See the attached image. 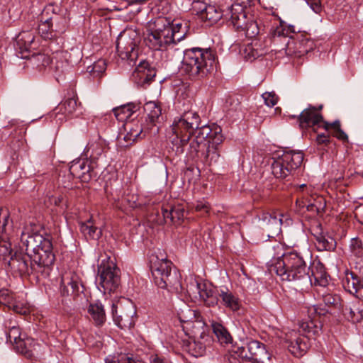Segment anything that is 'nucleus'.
Instances as JSON below:
<instances>
[{
  "instance_id": "obj_22",
  "label": "nucleus",
  "mask_w": 363,
  "mask_h": 363,
  "mask_svg": "<svg viewBox=\"0 0 363 363\" xmlns=\"http://www.w3.org/2000/svg\"><path fill=\"white\" fill-rule=\"evenodd\" d=\"M198 6L196 14L206 26H211L216 23L223 16L221 9L214 5L198 3Z\"/></svg>"
},
{
  "instance_id": "obj_46",
  "label": "nucleus",
  "mask_w": 363,
  "mask_h": 363,
  "mask_svg": "<svg viewBox=\"0 0 363 363\" xmlns=\"http://www.w3.org/2000/svg\"><path fill=\"white\" fill-rule=\"evenodd\" d=\"M323 128L328 131L332 130V135L343 143L348 142L347 135L342 130L340 121L337 120L333 123L324 122Z\"/></svg>"
},
{
  "instance_id": "obj_40",
  "label": "nucleus",
  "mask_w": 363,
  "mask_h": 363,
  "mask_svg": "<svg viewBox=\"0 0 363 363\" xmlns=\"http://www.w3.org/2000/svg\"><path fill=\"white\" fill-rule=\"evenodd\" d=\"M22 58L28 59L29 63L39 69H42L50 63L51 58L45 53L33 52L31 55H23Z\"/></svg>"
},
{
  "instance_id": "obj_10",
  "label": "nucleus",
  "mask_w": 363,
  "mask_h": 363,
  "mask_svg": "<svg viewBox=\"0 0 363 363\" xmlns=\"http://www.w3.org/2000/svg\"><path fill=\"white\" fill-rule=\"evenodd\" d=\"M30 256L36 269L37 277L39 274L48 276L50 271V267L54 264L55 259L50 237L48 236L41 246L30 253Z\"/></svg>"
},
{
  "instance_id": "obj_27",
  "label": "nucleus",
  "mask_w": 363,
  "mask_h": 363,
  "mask_svg": "<svg viewBox=\"0 0 363 363\" xmlns=\"http://www.w3.org/2000/svg\"><path fill=\"white\" fill-rule=\"evenodd\" d=\"M248 352L250 354V363H264L270 359L265 345L258 340H251L248 342Z\"/></svg>"
},
{
  "instance_id": "obj_20",
  "label": "nucleus",
  "mask_w": 363,
  "mask_h": 363,
  "mask_svg": "<svg viewBox=\"0 0 363 363\" xmlns=\"http://www.w3.org/2000/svg\"><path fill=\"white\" fill-rule=\"evenodd\" d=\"M79 106L80 103H78L76 96H68L54 109L51 116L54 117L56 123H62L68 116L77 111Z\"/></svg>"
},
{
  "instance_id": "obj_32",
  "label": "nucleus",
  "mask_w": 363,
  "mask_h": 363,
  "mask_svg": "<svg viewBox=\"0 0 363 363\" xmlns=\"http://www.w3.org/2000/svg\"><path fill=\"white\" fill-rule=\"evenodd\" d=\"M124 126L127 131L126 135L123 137V140L125 142L124 145L128 146L140 136L143 133V128L138 121H126Z\"/></svg>"
},
{
  "instance_id": "obj_33",
  "label": "nucleus",
  "mask_w": 363,
  "mask_h": 363,
  "mask_svg": "<svg viewBox=\"0 0 363 363\" xmlns=\"http://www.w3.org/2000/svg\"><path fill=\"white\" fill-rule=\"evenodd\" d=\"M80 231L86 239L99 240L102 235V230L96 225L94 220L89 218L79 224Z\"/></svg>"
},
{
  "instance_id": "obj_21",
  "label": "nucleus",
  "mask_w": 363,
  "mask_h": 363,
  "mask_svg": "<svg viewBox=\"0 0 363 363\" xmlns=\"http://www.w3.org/2000/svg\"><path fill=\"white\" fill-rule=\"evenodd\" d=\"M318 251H333L336 248L335 240L322 230L321 224L317 223L311 228Z\"/></svg>"
},
{
  "instance_id": "obj_52",
  "label": "nucleus",
  "mask_w": 363,
  "mask_h": 363,
  "mask_svg": "<svg viewBox=\"0 0 363 363\" xmlns=\"http://www.w3.org/2000/svg\"><path fill=\"white\" fill-rule=\"evenodd\" d=\"M102 152L103 147L99 143H89L86 146V155H89L90 157L93 159H96Z\"/></svg>"
},
{
  "instance_id": "obj_53",
  "label": "nucleus",
  "mask_w": 363,
  "mask_h": 363,
  "mask_svg": "<svg viewBox=\"0 0 363 363\" xmlns=\"http://www.w3.org/2000/svg\"><path fill=\"white\" fill-rule=\"evenodd\" d=\"M50 67L57 73H63L67 67V63L62 59H58L57 56L50 60Z\"/></svg>"
},
{
  "instance_id": "obj_4",
  "label": "nucleus",
  "mask_w": 363,
  "mask_h": 363,
  "mask_svg": "<svg viewBox=\"0 0 363 363\" xmlns=\"http://www.w3.org/2000/svg\"><path fill=\"white\" fill-rule=\"evenodd\" d=\"M303 252L292 250L272 260L269 267L271 273H275L282 281H292L303 290L312 286V279Z\"/></svg>"
},
{
  "instance_id": "obj_61",
  "label": "nucleus",
  "mask_w": 363,
  "mask_h": 363,
  "mask_svg": "<svg viewBox=\"0 0 363 363\" xmlns=\"http://www.w3.org/2000/svg\"><path fill=\"white\" fill-rule=\"evenodd\" d=\"M117 362L118 363H138V361L127 354H121Z\"/></svg>"
},
{
  "instance_id": "obj_45",
  "label": "nucleus",
  "mask_w": 363,
  "mask_h": 363,
  "mask_svg": "<svg viewBox=\"0 0 363 363\" xmlns=\"http://www.w3.org/2000/svg\"><path fill=\"white\" fill-rule=\"evenodd\" d=\"M211 327L213 333L220 344H228L232 340V337L228 330L220 323L212 321Z\"/></svg>"
},
{
  "instance_id": "obj_35",
  "label": "nucleus",
  "mask_w": 363,
  "mask_h": 363,
  "mask_svg": "<svg viewBox=\"0 0 363 363\" xmlns=\"http://www.w3.org/2000/svg\"><path fill=\"white\" fill-rule=\"evenodd\" d=\"M162 215L166 223H172L174 225H180L184 218L185 211L184 208L180 206H174L168 208H162Z\"/></svg>"
},
{
  "instance_id": "obj_2",
  "label": "nucleus",
  "mask_w": 363,
  "mask_h": 363,
  "mask_svg": "<svg viewBox=\"0 0 363 363\" xmlns=\"http://www.w3.org/2000/svg\"><path fill=\"white\" fill-rule=\"evenodd\" d=\"M188 23L182 20H173L158 16L147 23L144 42L154 50H166L182 40L188 32Z\"/></svg>"
},
{
  "instance_id": "obj_38",
  "label": "nucleus",
  "mask_w": 363,
  "mask_h": 363,
  "mask_svg": "<svg viewBox=\"0 0 363 363\" xmlns=\"http://www.w3.org/2000/svg\"><path fill=\"white\" fill-rule=\"evenodd\" d=\"M88 313L96 326H101L106 321V313L104 306L99 301L90 303Z\"/></svg>"
},
{
  "instance_id": "obj_41",
  "label": "nucleus",
  "mask_w": 363,
  "mask_h": 363,
  "mask_svg": "<svg viewBox=\"0 0 363 363\" xmlns=\"http://www.w3.org/2000/svg\"><path fill=\"white\" fill-rule=\"evenodd\" d=\"M322 325L319 320L316 319L315 317H308V320H303L300 323V328L304 332L307 336L310 335H316L319 333L321 330Z\"/></svg>"
},
{
  "instance_id": "obj_39",
  "label": "nucleus",
  "mask_w": 363,
  "mask_h": 363,
  "mask_svg": "<svg viewBox=\"0 0 363 363\" xmlns=\"http://www.w3.org/2000/svg\"><path fill=\"white\" fill-rule=\"evenodd\" d=\"M271 169L272 174L277 179H284L291 176L281 155L273 160Z\"/></svg>"
},
{
  "instance_id": "obj_18",
  "label": "nucleus",
  "mask_w": 363,
  "mask_h": 363,
  "mask_svg": "<svg viewBox=\"0 0 363 363\" xmlns=\"http://www.w3.org/2000/svg\"><path fill=\"white\" fill-rule=\"evenodd\" d=\"M47 14L48 12H43L38 30L43 38L51 40L55 38L61 30L58 22L60 17L55 13L50 17H47Z\"/></svg>"
},
{
  "instance_id": "obj_16",
  "label": "nucleus",
  "mask_w": 363,
  "mask_h": 363,
  "mask_svg": "<svg viewBox=\"0 0 363 363\" xmlns=\"http://www.w3.org/2000/svg\"><path fill=\"white\" fill-rule=\"evenodd\" d=\"M187 292L193 294H198L208 306H214L218 304L220 291L205 283L194 279L188 286Z\"/></svg>"
},
{
  "instance_id": "obj_29",
  "label": "nucleus",
  "mask_w": 363,
  "mask_h": 363,
  "mask_svg": "<svg viewBox=\"0 0 363 363\" xmlns=\"http://www.w3.org/2000/svg\"><path fill=\"white\" fill-rule=\"evenodd\" d=\"M281 156L292 176L303 163V153L301 151L289 150L284 152Z\"/></svg>"
},
{
  "instance_id": "obj_64",
  "label": "nucleus",
  "mask_w": 363,
  "mask_h": 363,
  "mask_svg": "<svg viewBox=\"0 0 363 363\" xmlns=\"http://www.w3.org/2000/svg\"><path fill=\"white\" fill-rule=\"evenodd\" d=\"M320 206H317V203H309L306 205V209L308 211L312 213H318L320 212Z\"/></svg>"
},
{
  "instance_id": "obj_51",
  "label": "nucleus",
  "mask_w": 363,
  "mask_h": 363,
  "mask_svg": "<svg viewBox=\"0 0 363 363\" xmlns=\"http://www.w3.org/2000/svg\"><path fill=\"white\" fill-rule=\"evenodd\" d=\"M322 299L325 306L337 307L340 305V297L337 294L323 293Z\"/></svg>"
},
{
  "instance_id": "obj_54",
  "label": "nucleus",
  "mask_w": 363,
  "mask_h": 363,
  "mask_svg": "<svg viewBox=\"0 0 363 363\" xmlns=\"http://www.w3.org/2000/svg\"><path fill=\"white\" fill-rule=\"evenodd\" d=\"M350 249L356 257H362L363 255V244L362 240L357 238H352L351 240Z\"/></svg>"
},
{
  "instance_id": "obj_37",
  "label": "nucleus",
  "mask_w": 363,
  "mask_h": 363,
  "mask_svg": "<svg viewBox=\"0 0 363 363\" xmlns=\"http://www.w3.org/2000/svg\"><path fill=\"white\" fill-rule=\"evenodd\" d=\"M139 109V106L133 103L121 105L114 108L113 112L116 119L121 122L129 121L128 119Z\"/></svg>"
},
{
  "instance_id": "obj_26",
  "label": "nucleus",
  "mask_w": 363,
  "mask_h": 363,
  "mask_svg": "<svg viewBox=\"0 0 363 363\" xmlns=\"http://www.w3.org/2000/svg\"><path fill=\"white\" fill-rule=\"evenodd\" d=\"M47 238L38 233H29L23 230L21 233V247H25L27 254L33 253L38 249Z\"/></svg>"
},
{
  "instance_id": "obj_5",
  "label": "nucleus",
  "mask_w": 363,
  "mask_h": 363,
  "mask_svg": "<svg viewBox=\"0 0 363 363\" xmlns=\"http://www.w3.org/2000/svg\"><path fill=\"white\" fill-rule=\"evenodd\" d=\"M216 66V57L213 50L193 48L184 51L180 72L191 80H198L211 74Z\"/></svg>"
},
{
  "instance_id": "obj_15",
  "label": "nucleus",
  "mask_w": 363,
  "mask_h": 363,
  "mask_svg": "<svg viewBox=\"0 0 363 363\" xmlns=\"http://www.w3.org/2000/svg\"><path fill=\"white\" fill-rule=\"evenodd\" d=\"M284 341L289 352L296 357H303L309 348L308 337L295 330L285 333Z\"/></svg>"
},
{
  "instance_id": "obj_49",
  "label": "nucleus",
  "mask_w": 363,
  "mask_h": 363,
  "mask_svg": "<svg viewBox=\"0 0 363 363\" xmlns=\"http://www.w3.org/2000/svg\"><path fill=\"white\" fill-rule=\"evenodd\" d=\"M106 63L104 60H99L95 62L92 65L87 67V72L93 77H100L103 73L106 71Z\"/></svg>"
},
{
  "instance_id": "obj_6",
  "label": "nucleus",
  "mask_w": 363,
  "mask_h": 363,
  "mask_svg": "<svg viewBox=\"0 0 363 363\" xmlns=\"http://www.w3.org/2000/svg\"><path fill=\"white\" fill-rule=\"evenodd\" d=\"M151 262V272L156 286L172 292L182 291L181 276L170 260L161 255L160 257L155 256Z\"/></svg>"
},
{
  "instance_id": "obj_56",
  "label": "nucleus",
  "mask_w": 363,
  "mask_h": 363,
  "mask_svg": "<svg viewBox=\"0 0 363 363\" xmlns=\"http://www.w3.org/2000/svg\"><path fill=\"white\" fill-rule=\"evenodd\" d=\"M262 98L265 104L269 107H272L277 104L278 97L274 93L265 92L262 94Z\"/></svg>"
},
{
  "instance_id": "obj_42",
  "label": "nucleus",
  "mask_w": 363,
  "mask_h": 363,
  "mask_svg": "<svg viewBox=\"0 0 363 363\" xmlns=\"http://www.w3.org/2000/svg\"><path fill=\"white\" fill-rule=\"evenodd\" d=\"M199 157L203 158L205 162L211 165L218 162L220 154L216 145L207 144L204 149L200 150Z\"/></svg>"
},
{
  "instance_id": "obj_59",
  "label": "nucleus",
  "mask_w": 363,
  "mask_h": 363,
  "mask_svg": "<svg viewBox=\"0 0 363 363\" xmlns=\"http://www.w3.org/2000/svg\"><path fill=\"white\" fill-rule=\"evenodd\" d=\"M65 198L61 194H55L52 195L51 196H49L48 198V202L50 204H54L55 206H59L60 203H62L64 201Z\"/></svg>"
},
{
  "instance_id": "obj_17",
  "label": "nucleus",
  "mask_w": 363,
  "mask_h": 363,
  "mask_svg": "<svg viewBox=\"0 0 363 363\" xmlns=\"http://www.w3.org/2000/svg\"><path fill=\"white\" fill-rule=\"evenodd\" d=\"M323 106L318 108L310 105L301 111L298 116L299 127L302 129L317 126L323 128V117L320 113Z\"/></svg>"
},
{
  "instance_id": "obj_23",
  "label": "nucleus",
  "mask_w": 363,
  "mask_h": 363,
  "mask_svg": "<svg viewBox=\"0 0 363 363\" xmlns=\"http://www.w3.org/2000/svg\"><path fill=\"white\" fill-rule=\"evenodd\" d=\"M178 319L182 325L181 328H178L176 332L179 330L187 332H191V330H196L198 322L203 321L197 312L189 308L188 306H185L184 308L178 312Z\"/></svg>"
},
{
  "instance_id": "obj_14",
  "label": "nucleus",
  "mask_w": 363,
  "mask_h": 363,
  "mask_svg": "<svg viewBox=\"0 0 363 363\" xmlns=\"http://www.w3.org/2000/svg\"><path fill=\"white\" fill-rule=\"evenodd\" d=\"M296 33L294 26H287L282 21H279V25L271 28L272 43L275 47L274 51L281 54H286V49L289 47V39L291 34Z\"/></svg>"
},
{
  "instance_id": "obj_47",
  "label": "nucleus",
  "mask_w": 363,
  "mask_h": 363,
  "mask_svg": "<svg viewBox=\"0 0 363 363\" xmlns=\"http://www.w3.org/2000/svg\"><path fill=\"white\" fill-rule=\"evenodd\" d=\"M295 44L296 52L298 54L299 56L307 54L314 48L313 41L309 38L303 36L302 34L301 35L300 38H298V40L296 41Z\"/></svg>"
},
{
  "instance_id": "obj_8",
  "label": "nucleus",
  "mask_w": 363,
  "mask_h": 363,
  "mask_svg": "<svg viewBox=\"0 0 363 363\" xmlns=\"http://www.w3.org/2000/svg\"><path fill=\"white\" fill-rule=\"evenodd\" d=\"M84 286L79 276L73 271H67L61 276L59 293L61 302L67 306H79L86 300Z\"/></svg>"
},
{
  "instance_id": "obj_24",
  "label": "nucleus",
  "mask_w": 363,
  "mask_h": 363,
  "mask_svg": "<svg viewBox=\"0 0 363 363\" xmlns=\"http://www.w3.org/2000/svg\"><path fill=\"white\" fill-rule=\"evenodd\" d=\"M69 171V178L76 177L84 183L89 182L91 179L90 165L88 161L84 160L73 161Z\"/></svg>"
},
{
  "instance_id": "obj_25",
  "label": "nucleus",
  "mask_w": 363,
  "mask_h": 363,
  "mask_svg": "<svg viewBox=\"0 0 363 363\" xmlns=\"http://www.w3.org/2000/svg\"><path fill=\"white\" fill-rule=\"evenodd\" d=\"M43 345L37 342L34 339L26 337L23 340H20L18 352L23 354L28 359L38 358L43 354Z\"/></svg>"
},
{
  "instance_id": "obj_36",
  "label": "nucleus",
  "mask_w": 363,
  "mask_h": 363,
  "mask_svg": "<svg viewBox=\"0 0 363 363\" xmlns=\"http://www.w3.org/2000/svg\"><path fill=\"white\" fill-rule=\"evenodd\" d=\"M361 279L354 272L346 270L342 284L345 291L351 294H356L359 290Z\"/></svg>"
},
{
  "instance_id": "obj_13",
  "label": "nucleus",
  "mask_w": 363,
  "mask_h": 363,
  "mask_svg": "<svg viewBox=\"0 0 363 363\" xmlns=\"http://www.w3.org/2000/svg\"><path fill=\"white\" fill-rule=\"evenodd\" d=\"M259 226L267 230L270 234H268L269 237H273L275 235H278L281 231V226L283 224L287 225L291 223V220L288 216L284 215L277 211L262 212L259 216Z\"/></svg>"
},
{
  "instance_id": "obj_9",
  "label": "nucleus",
  "mask_w": 363,
  "mask_h": 363,
  "mask_svg": "<svg viewBox=\"0 0 363 363\" xmlns=\"http://www.w3.org/2000/svg\"><path fill=\"white\" fill-rule=\"evenodd\" d=\"M141 41L139 33L133 29L121 32L116 40V52L122 60L135 63L139 55V45Z\"/></svg>"
},
{
  "instance_id": "obj_31",
  "label": "nucleus",
  "mask_w": 363,
  "mask_h": 363,
  "mask_svg": "<svg viewBox=\"0 0 363 363\" xmlns=\"http://www.w3.org/2000/svg\"><path fill=\"white\" fill-rule=\"evenodd\" d=\"M34 40L33 31L23 30L18 34L16 38V45L22 55L26 52H30V50L33 48Z\"/></svg>"
},
{
  "instance_id": "obj_28",
  "label": "nucleus",
  "mask_w": 363,
  "mask_h": 363,
  "mask_svg": "<svg viewBox=\"0 0 363 363\" xmlns=\"http://www.w3.org/2000/svg\"><path fill=\"white\" fill-rule=\"evenodd\" d=\"M229 13L230 15L229 24L232 25L235 30H240L245 27L247 20L243 6L238 3L233 4L230 8Z\"/></svg>"
},
{
  "instance_id": "obj_11",
  "label": "nucleus",
  "mask_w": 363,
  "mask_h": 363,
  "mask_svg": "<svg viewBox=\"0 0 363 363\" xmlns=\"http://www.w3.org/2000/svg\"><path fill=\"white\" fill-rule=\"evenodd\" d=\"M100 290L104 294L115 292L120 286V269L113 262H102L98 267Z\"/></svg>"
},
{
  "instance_id": "obj_58",
  "label": "nucleus",
  "mask_w": 363,
  "mask_h": 363,
  "mask_svg": "<svg viewBox=\"0 0 363 363\" xmlns=\"http://www.w3.org/2000/svg\"><path fill=\"white\" fill-rule=\"evenodd\" d=\"M245 52H247V55L245 57H247L249 60H255L258 57L259 55H263V53H258L257 50H254L253 48L251 46H248L245 50Z\"/></svg>"
},
{
  "instance_id": "obj_55",
  "label": "nucleus",
  "mask_w": 363,
  "mask_h": 363,
  "mask_svg": "<svg viewBox=\"0 0 363 363\" xmlns=\"http://www.w3.org/2000/svg\"><path fill=\"white\" fill-rule=\"evenodd\" d=\"M234 352L238 357L244 361V363H250V354L248 352V343L246 347H238Z\"/></svg>"
},
{
  "instance_id": "obj_50",
  "label": "nucleus",
  "mask_w": 363,
  "mask_h": 363,
  "mask_svg": "<svg viewBox=\"0 0 363 363\" xmlns=\"http://www.w3.org/2000/svg\"><path fill=\"white\" fill-rule=\"evenodd\" d=\"M240 30H245L246 36L250 38H255L259 33V28L255 21H247L245 27Z\"/></svg>"
},
{
  "instance_id": "obj_12",
  "label": "nucleus",
  "mask_w": 363,
  "mask_h": 363,
  "mask_svg": "<svg viewBox=\"0 0 363 363\" xmlns=\"http://www.w3.org/2000/svg\"><path fill=\"white\" fill-rule=\"evenodd\" d=\"M112 315L113 321L121 329H129L135 325L136 310L129 299L123 298L113 303Z\"/></svg>"
},
{
  "instance_id": "obj_1",
  "label": "nucleus",
  "mask_w": 363,
  "mask_h": 363,
  "mask_svg": "<svg viewBox=\"0 0 363 363\" xmlns=\"http://www.w3.org/2000/svg\"><path fill=\"white\" fill-rule=\"evenodd\" d=\"M168 138L176 153L182 154L186 148L191 157H199L200 150L207 144L217 147L223 137L220 127L212 128L208 125H201L200 116L191 110L174 118Z\"/></svg>"
},
{
  "instance_id": "obj_43",
  "label": "nucleus",
  "mask_w": 363,
  "mask_h": 363,
  "mask_svg": "<svg viewBox=\"0 0 363 363\" xmlns=\"http://www.w3.org/2000/svg\"><path fill=\"white\" fill-rule=\"evenodd\" d=\"M144 110L147 115L150 122L155 125L162 115V108L160 105L155 101L147 102L144 106Z\"/></svg>"
},
{
  "instance_id": "obj_3",
  "label": "nucleus",
  "mask_w": 363,
  "mask_h": 363,
  "mask_svg": "<svg viewBox=\"0 0 363 363\" xmlns=\"http://www.w3.org/2000/svg\"><path fill=\"white\" fill-rule=\"evenodd\" d=\"M18 236V232L13 227V221L9 218L6 208H0V257L8 261L11 271L21 277L35 274L37 271L30 254L16 252L11 255V241Z\"/></svg>"
},
{
  "instance_id": "obj_34",
  "label": "nucleus",
  "mask_w": 363,
  "mask_h": 363,
  "mask_svg": "<svg viewBox=\"0 0 363 363\" xmlns=\"http://www.w3.org/2000/svg\"><path fill=\"white\" fill-rule=\"evenodd\" d=\"M310 277L312 279V285L325 287L329 283L328 275L325 272V268L320 262L312 267L311 275Z\"/></svg>"
},
{
  "instance_id": "obj_62",
  "label": "nucleus",
  "mask_w": 363,
  "mask_h": 363,
  "mask_svg": "<svg viewBox=\"0 0 363 363\" xmlns=\"http://www.w3.org/2000/svg\"><path fill=\"white\" fill-rule=\"evenodd\" d=\"M195 210L199 212L208 213L209 206L207 203L199 201L194 206Z\"/></svg>"
},
{
  "instance_id": "obj_19",
  "label": "nucleus",
  "mask_w": 363,
  "mask_h": 363,
  "mask_svg": "<svg viewBox=\"0 0 363 363\" xmlns=\"http://www.w3.org/2000/svg\"><path fill=\"white\" fill-rule=\"evenodd\" d=\"M156 76V69L149 62L142 60L133 72V81L138 86L146 88Z\"/></svg>"
},
{
  "instance_id": "obj_30",
  "label": "nucleus",
  "mask_w": 363,
  "mask_h": 363,
  "mask_svg": "<svg viewBox=\"0 0 363 363\" xmlns=\"http://www.w3.org/2000/svg\"><path fill=\"white\" fill-rule=\"evenodd\" d=\"M223 305L233 311H238L241 307V301L238 296L228 289H221L218 293Z\"/></svg>"
},
{
  "instance_id": "obj_44",
  "label": "nucleus",
  "mask_w": 363,
  "mask_h": 363,
  "mask_svg": "<svg viewBox=\"0 0 363 363\" xmlns=\"http://www.w3.org/2000/svg\"><path fill=\"white\" fill-rule=\"evenodd\" d=\"M342 310L344 315L348 320L358 323L363 319V308L358 307L357 304L345 306Z\"/></svg>"
},
{
  "instance_id": "obj_60",
  "label": "nucleus",
  "mask_w": 363,
  "mask_h": 363,
  "mask_svg": "<svg viewBox=\"0 0 363 363\" xmlns=\"http://www.w3.org/2000/svg\"><path fill=\"white\" fill-rule=\"evenodd\" d=\"M71 179L68 177V174L67 176L62 177L59 183L62 185V186L65 189H71L73 188L72 184L71 183Z\"/></svg>"
},
{
  "instance_id": "obj_7",
  "label": "nucleus",
  "mask_w": 363,
  "mask_h": 363,
  "mask_svg": "<svg viewBox=\"0 0 363 363\" xmlns=\"http://www.w3.org/2000/svg\"><path fill=\"white\" fill-rule=\"evenodd\" d=\"M174 338L184 350L196 357H201L206 353V347L211 341V337L206 332L203 321L198 322L196 330L175 332Z\"/></svg>"
},
{
  "instance_id": "obj_63",
  "label": "nucleus",
  "mask_w": 363,
  "mask_h": 363,
  "mask_svg": "<svg viewBox=\"0 0 363 363\" xmlns=\"http://www.w3.org/2000/svg\"><path fill=\"white\" fill-rule=\"evenodd\" d=\"M329 135L325 133L318 134L316 137V143L318 145L328 144L330 143Z\"/></svg>"
},
{
  "instance_id": "obj_48",
  "label": "nucleus",
  "mask_w": 363,
  "mask_h": 363,
  "mask_svg": "<svg viewBox=\"0 0 363 363\" xmlns=\"http://www.w3.org/2000/svg\"><path fill=\"white\" fill-rule=\"evenodd\" d=\"M26 337L25 334H22L19 327L16 325L9 326V330L6 333L7 341L14 345L15 350L18 348L20 340H23Z\"/></svg>"
},
{
  "instance_id": "obj_57",
  "label": "nucleus",
  "mask_w": 363,
  "mask_h": 363,
  "mask_svg": "<svg viewBox=\"0 0 363 363\" xmlns=\"http://www.w3.org/2000/svg\"><path fill=\"white\" fill-rule=\"evenodd\" d=\"M308 5L310 6L311 9L316 13L321 11L320 0H306Z\"/></svg>"
}]
</instances>
